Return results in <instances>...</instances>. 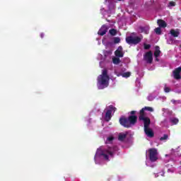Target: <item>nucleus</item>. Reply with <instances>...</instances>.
Masks as SVG:
<instances>
[{
    "mask_svg": "<svg viewBox=\"0 0 181 181\" xmlns=\"http://www.w3.org/2000/svg\"><path fill=\"white\" fill-rule=\"evenodd\" d=\"M153 54H152V51H149L144 55V60L146 62V63H148L149 64H151L153 61Z\"/></svg>",
    "mask_w": 181,
    "mask_h": 181,
    "instance_id": "obj_7",
    "label": "nucleus"
},
{
    "mask_svg": "<svg viewBox=\"0 0 181 181\" xmlns=\"http://www.w3.org/2000/svg\"><path fill=\"white\" fill-rule=\"evenodd\" d=\"M154 32H156V35H162V30L160 29V27L156 28L154 30Z\"/></svg>",
    "mask_w": 181,
    "mask_h": 181,
    "instance_id": "obj_21",
    "label": "nucleus"
},
{
    "mask_svg": "<svg viewBox=\"0 0 181 181\" xmlns=\"http://www.w3.org/2000/svg\"><path fill=\"white\" fill-rule=\"evenodd\" d=\"M148 152L150 160L151 162H156L158 160V150L156 148H150Z\"/></svg>",
    "mask_w": 181,
    "mask_h": 181,
    "instance_id": "obj_6",
    "label": "nucleus"
},
{
    "mask_svg": "<svg viewBox=\"0 0 181 181\" xmlns=\"http://www.w3.org/2000/svg\"><path fill=\"white\" fill-rule=\"evenodd\" d=\"M164 91L165 93H169L170 91V88L165 86Z\"/></svg>",
    "mask_w": 181,
    "mask_h": 181,
    "instance_id": "obj_28",
    "label": "nucleus"
},
{
    "mask_svg": "<svg viewBox=\"0 0 181 181\" xmlns=\"http://www.w3.org/2000/svg\"><path fill=\"white\" fill-rule=\"evenodd\" d=\"M144 49L146 50H148V49H151V45L144 44Z\"/></svg>",
    "mask_w": 181,
    "mask_h": 181,
    "instance_id": "obj_29",
    "label": "nucleus"
},
{
    "mask_svg": "<svg viewBox=\"0 0 181 181\" xmlns=\"http://www.w3.org/2000/svg\"><path fill=\"white\" fill-rule=\"evenodd\" d=\"M125 138H127V133H120L119 134V137H118L119 141H124Z\"/></svg>",
    "mask_w": 181,
    "mask_h": 181,
    "instance_id": "obj_17",
    "label": "nucleus"
},
{
    "mask_svg": "<svg viewBox=\"0 0 181 181\" xmlns=\"http://www.w3.org/2000/svg\"><path fill=\"white\" fill-rule=\"evenodd\" d=\"M109 33H110L112 36H115V35H117V30L115 29L110 30Z\"/></svg>",
    "mask_w": 181,
    "mask_h": 181,
    "instance_id": "obj_22",
    "label": "nucleus"
},
{
    "mask_svg": "<svg viewBox=\"0 0 181 181\" xmlns=\"http://www.w3.org/2000/svg\"><path fill=\"white\" fill-rule=\"evenodd\" d=\"M109 108H110V110H108L106 112V114H105V119L107 122H108V121H110V119H111V113L112 112V111L114 112H115V107H114L113 106H110Z\"/></svg>",
    "mask_w": 181,
    "mask_h": 181,
    "instance_id": "obj_8",
    "label": "nucleus"
},
{
    "mask_svg": "<svg viewBox=\"0 0 181 181\" xmlns=\"http://www.w3.org/2000/svg\"><path fill=\"white\" fill-rule=\"evenodd\" d=\"M115 54L116 57H124V52H122V47H119L115 51Z\"/></svg>",
    "mask_w": 181,
    "mask_h": 181,
    "instance_id": "obj_14",
    "label": "nucleus"
},
{
    "mask_svg": "<svg viewBox=\"0 0 181 181\" xmlns=\"http://www.w3.org/2000/svg\"><path fill=\"white\" fill-rule=\"evenodd\" d=\"M144 132L148 138H153L155 136V134L153 133V130L152 129L149 128V127H144Z\"/></svg>",
    "mask_w": 181,
    "mask_h": 181,
    "instance_id": "obj_10",
    "label": "nucleus"
},
{
    "mask_svg": "<svg viewBox=\"0 0 181 181\" xmlns=\"http://www.w3.org/2000/svg\"><path fill=\"white\" fill-rule=\"evenodd\" d=\"M117 1H121V0H117Z\"/></svg>",
    "mask_w": 181,
    "mask_h": 181,
    "instance_id": "obj_34",
    "label": "nucleus"
},
{
    "mask_svg": "<svg viewBox=\"0 0 181 181\" xmlns=\"http://www.w3.org/2000/svg\"><path fill=\"white\" fill-rule=\"evenodd\" d=\"M122 77H129L131 76V72H125L122 74Z\"/></svg>",
    "mask_w": 181,
    "mask_h": 181,
    "instance_id": "obj_25",
    "label": "nucleus"
},
{
    "mask_svg": "<svg viewBox=\"0 0 181 181\" xmlns=\"http://www.w3.org/2000/svg\"><path fill=\"white\" fill-rule=\"evenodd\" d=\"M112 62L114 63V64H119V63H121V59H119V58L118 57H113Z\"/></svg>",
    "mask_w": 181,
    "mask_h": 181,
    "instance_id": "obj_19",
    "label": "nucleus"
},
{
    "mask_svg": "<svg viewBox=\"0 0 181 181\" xmlns=\"http://www.w3.org/2000/svg\"><path fill=\"white\" fill-rule=\"evenodd\" d=\"M170 121L172 122V124H173V125H176V124L179 122V119L173 117L170 119Z\"/></svg>",
    "mask_w": 181,
    "mask_h": 181,
    "instance_id": "obj_20",
    "label": "nucleus"
},
{
    "mask_svg": "<svg viewBox=\"0 0 181 181\" xmlns=\"http://www.w3.org/2000/svg\"><path fill=\"white\" fill-rule=\"evenodd\" d=\"M136 111H134V110L131 112L132 115H134L136 114Z\"/></svg>",
    "mask_w": 181,
    "mask_h": 181,
    "instance_id": "obj_31",
    "label": "nucleus"
},
{
    "mask_svg": "<svg viewBox=\"0 0 181 181\" xmlns=\"http://www.w3.org/2000/svg\"><path fill=\"white\" fill-rule=\"evenodd\" d=\"M170 34L173 37H179V35H180V29H171L170 30Z\"/></svg>",
    "mask_w": 181,
    "mask_h": 181,
    "instance_id": "obj_12",
    "label": "nucleus"
},
{
    "mask_svg": "<svg viewBox=\"0 0 181 181\" xmlns=\"http://www.w3.org/2000/svg\"><path fill=\"white\" fill-rule=\"evenodd\" d=\"M118 151V147L115 146L112 148H109L107 150H104L101 152L100 155L105 158L106 160H108V155L110 156H114V153Z\"/></svg>",
    "mask_w": 181,
    "mask_h": 181,
    "instance_id": "obj_4",
    "label": "nucleus"
},
{
    "mask_svg": "<svg viewBox=\"0 0 181 181\" xmlns=\"http://www.w3.org/2000/svg\"><path fill=\"white\" fill-rule=\"evenodd\" d=\"M108 81H110V76H108V71L107 69H103L102 74L98 78V87L99 90H103L105 87H108Z\"/></svg>",
    "mask_w": 181,
    "mask_h": 181,
    "instance_id": "obj_1",
    "label": "nucleus"
},
{
    "mask_svg": "<svg viewBox=\"0 0 181 181\" xmlns=\"http://www.w3.org/2000/svg\"><path fill=\"white\" fill-rule=\"evenodd\" d=\"M157 23L159 28H166V26L168 25L166 24V22H165L163 20H158Z\"/></svg>",
    "mask_w": 181,
    "mask_h": 181,
    "instance_id": "obj_16",
    "label": "nucleus"
},
{
    "mask_svg": "<svg viewBox=\"0 0 181 181\" xmlns=\"http://www.w3.org/2000/svg\"><path fill=\"white\" fill-rule=\"evenodd\" d=\"M114 42L115 43H119L121 42V39H119V37H115Z\"/></svg>",
    "mask_w": 181,
    "mask_h": 181,
    "instance_id": "obj_27",
    "label": "nucleus"
},
{
    "mask_svg": "<svg viewBox=\"0 0 181 181\" xmlns=\"http://www.w3.org/2000/svg\"><path fill=\"white\" fill-rule=\"evenodd\" d=\"M139 121L143 122L144 128L151 125V119L148 117L146 112H144V110H140L139 112Z\"/></svg>",
    "mask_w": 181,
    "mask_h": 181,
    "instance_id": "obj_3",
    "label": "nucleus"
},
{
    "mask_svg": "<svg viewBox=\"0 0 181 181\" xmlns=\"http://www.w3.org/2000/svg\"><path fill=\"white\" fill-rule=\"evenodd\" d=\"M176 3L175 1H170L168 4V8H172V6H175Z\"/></svg>",
    "mask_w": 181,
    "mask_h": 181,
    "instance_id": "obj_24",
    "label": "nucleus"
},
{
    "mask_svg": "<svg viewBox=\"0 0 181 181\" xmlns=\"http://www.w3.org/2000/svg\"><path fill=\"white\" fill-rule=\"evenodd\" d=\"M168 137L169 136H168V134H164L163 136L160 138V141H165L168 139Z\"/></svg>",
    "mask_w": 181,
    "mask_h": 181,
    "instance_id": "obj_26",
    "label": "nucleus"
},
{
    "mask_svg": "<svg viewBox=\"0 0 181 181\" xmlns=\"http://www.w3.org/2000/svg\"><path fill=\"white\" fill-rule=\"evenodd\" d=\"M41 37H43V34H41Z\"/></svg>",
    "mask_w": 181,
    "mask_h": 181,
    "instance_id": "obj_33",
    "label": "nucleus"
},
{
    "mask_svg": "<svg viewBox=\"0 0 181 181\" xmlns=\"http://www.w3.org/2000/svg\"><path fill=\"white\" fill-rule=\"evenodd\" d=\"M141 111H143V112H146V111H150L151 112H153V108L151 107H145L141 110Z\"/></svg>",
    "mask_w": 181,
    "mask_h": 181,
    "instance_id": "obj_18",
    "label": "nucleus"
},
{
    "mask_svg": "<svg viewBox=\"0 0 181 181\" xmlns=\"http://www.w3.org/2000/svg\"><path fill=\"white\" fill-rule=\"evenodd\" d=\"M100 153V149H98L97 152H96V155L95 156V159H96L97 158V155H98Z\"/></svg>",
    "mask_w": 181,
    "mask_h": 181,
    "instance_id": "obj_30",
    "label": "nucleus"
},
{
    "mask_svg": "<svg viewBox=\"0 0 181 181\" xmlns=\"http://www.w3.org/2000/svg\"><path fill=\"white\" fill-rule=\"evenodd\" d=\"M112 141H114V137H112V136L107 137L106 144H111V142H112Z\"/></svg>",
    "mask_w": 181,
    "mask_h": 181,
    "instance_id": "obj_23",
    "label": "nucleus"
},
{
    "mask_svg": "<svg viewBox=\"0 0 181 181\" xmlns=\"http://www.w3.org/2000/svg\"><path fill=\"white\" fill-rule=\"evenodd\" d=\"M154 56L156 57V60L157 62H159V59H158V57H159V56H160V49L159 48V46L156 47V50L154 52Z\"/></svg>",
    "mask_w": 181,
    "mask_h": 181,
    "instance_id": "obj_15",
    "label": "nucleus"
},
{
    "mask_svg": "<svg viewBox=\"0 0 181 181\" xmlns=\"http://www.w3.org/2000/svg\"><path fill=\"white\" fill-rule=\"evenodd\" d=\"M180 71H181V67H178L173 71V74L175 80H180L181 78Z\"/></svg>",
    "mask_w": 181,
    "mask_h": 181,
    "instance_id": "obj_9",
    "label": "nucleus"
},
{
    "mask_svg": "<svg viewBox=\"0 0 181 181\" xmlns=\"http://www.w3.org/2000/svg\"><path fill=\"white\" fill-rule=\"evenodd\" d=\"M107 32H108V27H107V25H103L101 27V28L99 30L98 33L100 36H104V35H105V33H107Z\"/></svg>",
    "mask_w": 181,
    "mask_h": 181,
    "instance_id": "obj_11",
    "label": "nucleus"
},
{
    "mask_svg": "<svg viewBox=\"0 0 181 181\" xmlns=\"http://www.w3.org/2000/svg\"><path fill=\"white\" fill-rule=\"evenodd\" d=\"M143 38L144 37L142 35L140 37L129 36L126 37V42L128 45H138V43L141 42V40H142Z\"/></svg>",
    "mask_w": 181,
    "mask_h": 181,
    "instance_id": "obj_5",
    "label": "nucleus"
},
{
    "mask_svg": "<svg viewBox=\"0 0 181 181\" xmlns=\"http://www.w3.org/2000/svg\"><path fill=\"white\" fill-rule=\"evenodd\" d=\"M136 121H138V117L135 115H131L127 119L124 117H121L119 119L120 124L125 128H129L131 125H135Z\"/></svg>",
    "mask_w": 181,
    "mask_h": 181,
    "instance_id": "obj_2",
    "label": "nucleus"
},
{
    "mask_svg": "<svg viewBox=\"0 0 181 181\" xmlns=\"http://www.w3.org/2000/svg\"><path fill=\"white\" fill-rule=\"evenodd\" d=\"M148 100H149V101H151L152 100V97L149 96Z\"/></svg>",
    "mask_w": 181,
    "mask_h": 181,
    "instance_id": "obj_32",
    "label": "nucleus"
},
{
    "mask_svg": "<svg viewBox=\"0 0 181 181\" xmlns=\"http://www.w3.org/2000/svg\"><path fill=\"white\" fill-rule=\"evenodd\" d=\"M139 32L140 33H146V35H148L149 33V26L146 25V26H140L139 28Z\"/></svg>",
    "mask_w": 181,
    "mask_h": 181,
    "instance_id": "obj_13",
    "label": "nucleus"
}]
</instances>
